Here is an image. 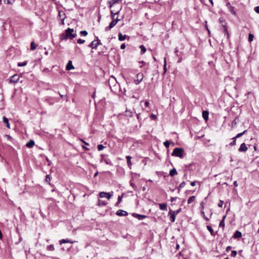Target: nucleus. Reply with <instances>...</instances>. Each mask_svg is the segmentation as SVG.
I'll use <instances>...</instances> for the list:
<instances>
[{
	"instance_id": "nucleus-4",
	"label": "nucleus",
	"mask_w": 259,
	"mask_h": 259,
	"mask_svg": "<svg viewBox=\"0 0 259 259\" xmlns=\"http://www.w3.org/2000/svg\"><path fill=\"white\" fill-rule=\"evenodd\" d=\"M19 78H20V76H19L17 74H14L10 77L9 82L10 83H17L19 80Z\"/></svg>"
},
{
	"instance_id": "nucleus-5",
	"label": "nucleus",
	"mask_w": 259,
	"mask_h": 259,
	"mask_svg": "<svg viewBox=\"0 0 259 259\" xmlns=\"http://www.w3.org/2000/svg\"><path fill=\"white\" fill-rule=\"evenodd\" d=\"M120 20H115V19H112V21L110 23L109 26L105 28L106 31H108L112 28Z\"/></svg>"
},
{
	"instance_id": "nucleus-23",
	"label": "nucleus",
	"mask_w": 259,
	"mask_h": 259,
	"mask_svg": "<svg viewBox=\"0 0 259 259\" xmlns=\"http://www.w3.org/2000/svg\"><path fill=\"white\" fill-rule=\"evenodd\" d=\"M37 45L34 43V41H32L30 44V50L31 51H34L36 49Z\"/></svg>"
},
{
	"instance_id": "nucleus-37",
	"label": "nucleus",
	"mask_w": 259,
	"mask_h": 259,
	"mask_svg": "<svg viewBox=\"0 0 259 259\" xmlns=\"http://www.w3.org/2000/svg\"><path fill=\"white\" fill-rule=\"evenodd\" d=\"M119 12V11H118L115 13H114L112 11H111V16L112 19H114V16H115V15H117Z\"/></svg>"
},
{
	"instance_id": "nucleus-16",
	"label": "nucleus",
	"mask_w": 259,
	"mask_h": 259,
	"mask_svg": "<svg viewBox=\"0 0 259 259\" xmlns=\"http://www.w3.org/2000/svg\"><path fill=\"white\" fill-rule=\"evenodd\" d=\"M126 159H127V164L128 166L130 168H131V167H132V162H131L132 157L131 156H130V155L126 156Z\"/></svg>"
},
{
	"instance_id": "nucleus-32",
	"label": "nucleus",
	"mask_w": 259,
	"mask_h": 259,
	"mask_svg": "<svg viewBox=\"0 0 259 259\" xmlns=\"http://www.w3.org/2000/svg\"><path fill=\"white\" fill-rule=\"evenodd\" d=\"M98 205L99 206H104L106 205V203L104 201L99 199L98 202Z\"/></svg>"
},
{
	"instance_id": "nucleus-29",
	"label": "nucleus",
	"mask_w": 259,
	"mask_h": 259,
	"mask_svg": "<svg viewBox=\"0 0 259 259\" xmlns=\"http://www.w3.org/2000/svg\"><path fill=\"white\" fill-rule=\"evenodd\" d=\"M228 10H229V11L231 12V13L232 15H233L234 16L236 15V13L235 11L234 8L233 6H231L229 9H228Z\"/></svg>"
},
{
	"instance_id": "nucleus-3",
	"label": "nucleus",
	"mask_w": 259,
	"mask_h": 259,
	"mask_svg": "<svg viewBox=\"0 0 259 259\" xmlns=\"http://www.w3.org/2000/svg\"><path fill=\"white\" fill-rule=\"evenodd\" d=\"M144 74L142 73H138L136 76V78L134 79V83L138 85L139 84L143 79Z\"/></svg>"
},
{
	"instance_id": "nucleus-41",
	"label": "nucleus",
	"mask_w": 259,
	"mask_h": 259,
	"mask_svg": "<svg viewBox=\"0 0 259 259\" xmlns=\"http://www.w3.org/2000/svg\"><path fill=\"white\" fill-rule=\"evenodd\" d=\"M106 192H101L100 193H99V197L100 198H103V197H106Z\"/></svg>"
},
{
	"instance_id": "nucleus-2",
	"label": "nucleus",
	"mask_w": 259,
	"mask_h": 259,
	"mask_svg": "<svg viewBox=\"0 0 259 259\" xmlns=\"http://www.w3.org/2000/svg\"><path fill=\"white\" fill-rule=\"evenodd\" d=\"M184 150L183 148H176L174 149L171 155L183 158L184 157Z\"/></svg>"
},
{
	"instance_id": "nucleus-61",
	"label": "nucleus",
	"mask_w": 259,
	"mask_h": 259,
	"mask_svg": "<svg viewBox=\"0 0 259 259\" xmlns=\"http://www.w3.org/2000/svg\"><path fill=\"white\" fill-rule=\"evenodd\" d=\"M145 105L146 107H148L149 105V102L148 101H146L145 103Z\"/></svg>"
},
{
	"instance_id": "nucleus-53",
	"label": "nucleus",
	"mask_w": 259,
	"mask_h": 259,
	"mask_svg": "<svg viewBox=\"0 0 259 259\" xmlns=\"http://www.w3.org/2000/svg\"><path fill=\"white\" fill-rule=\"evenodd\" d=\"M106 197H107L108 199H110L111 197V195L109 193H107V192H106Z\"/></svg>"
},
{
	"instance_id": "nucleus-25",
	"label": "nucleus",
	"mask_w": 259,
	"mask_h": 259,
	"mask_svg": "<svg viewBox=\"0 0 259 259\" xmlns=\"http://www.w3.org/2000/svg\"><path fill=\"white\" fill-rule=\"evenodd\" d=\"M96 38H97V39H96L97 42L95 44V46H94L93 47V49H96L98 46L102 45L101 42H100V40L99 39L98 37H97Z\"/></svg>"
},
{
	"instance_id": "nucleus-51",
	"label": "nucleus",
	"mask_w": 259,
	"mask_h": 259,
	"mask_svg": "<svg viewBox=\"0 0 259 259\" xmlns=\"http://www.w3.org/2000/svg\"><path fill=\"white\" fill-rule=\"evenodd\" d=\"M237 255V251L236 250H233L231 252V256H235Z\"/></svg>"
},
{
	"instance_id": "nucleus-38",
	"label": "nucleus",
	"mask_w": 259,
	"mask_h": 259,
	"mask_svg": "<svg viewBox=\"0 0 259 259\" xmlns=\"http://www.w3.org/2000/svg\"><path fill=\"white\" fill-rule=\"evenodd\" d=\"M253 37L254 36L252 34L249 33L248 35V41L251 42L253 40Z\"/></svg>"
},
{
	"instance_id": "nucleus-62",
	"label": "nucleus",
	"mask_w": 259,
	"mask_h": 259,
	"mask_svg": "<svg viewBox=\"0 0 259 259\" xmlns=\"http://www.w3.org/2000/svg\"><path fill=\"white\" fill-rule=\"evenodd\" d=\"M233 184H234V186L236 187H238V186L237 181H234Z\"/></svg>"
},
{
	"instance_id": "nucleus-27",
	"label": "nucleus",
	"mask_w": 259,
	"mask_h": 259,
	"mask_svg": "<svg viewBox=\"0 0 259 259\" xmlns=\"http://www.w3.org/2000/svg\"><path fill=\"white\" fill-rule=\"evenodd\" d=\"M195 200V196H192L190 197L188 200V203L191 204L192 203L194 200Z\"/></svg>"
},
{
	"instance_id": "nucleus-20",
	"label": "nucleus",
	"mask_w": 259,
	"mask_h": 259,
	"mask_svg": "<svg viewBox=\"0 0 259 259\" xmlns=\"http://www.w3.org/2000/svg\"><path fill=\"white\" fill-rule=\"evenodd\" d=\"M241 236H242V234L239 231H236L233 235V237L234 238H239L241 237Z\"/></svg>"
},
{
	"instance_id": "nucleus-36",
	"label": "nucleus",
	"mask_w": 259,
	"mask_h": 259,
	"mask_svg": "<svg viewBox=\"0 0 259 259\" xmlns=\"http://www.w3.org/2000/svg\"><path fill=\"white\" fill-rule=\"evenodd\" d=\"M246 130L244 131L243 132L238 134L236 136L235 138H238L242 137L246 132Z\"/></svg>"
},
{
	"instance_id": "nucleus-18",
	"label": "nucleus",
	"mask_w": 259,
	"mask_h": 259,
	"mask_svg": "<svg viewBox=\"0 0 259 259\" xmlns=\"http://www.w3.org/2000/svg\"><path fill=\"white\" fill-rule=\"evenodd\" d=\"M159 208L162 210H167V204L166 203H159Z\"/></svg>"
},
{
	"instance_id": "nucleus-33",
	"label": "nucleus",
	"mask_w": 259,
	"mask_h": 259,
	"mask_svg": "<svg viewBox=\"0 0 259 259\" xmlns=\"http://www.w3.org/2000/svg\"><path fill=\"white\" fill-rule=\"evenodd\" d=\"M27 61H25L24 62H19L18 63V66L19 67H23V66H25L27 65Z\"/></svg>"
},
{
	"instance_id": "nucleus-8",
	"label": "nucleus",
	"mask_w": 259,
	"mask_h": 259,
	"mask_svg": "<svg viewBox=\"0 0 259 259\" xmlns=\"http://www.w3.org/2000/svg\"><path fill=\"white\" fill-rule=\"evenodd\" d=\"M116 215L118 216H126L128 215V213L123 210L119 209L116 212Z\"/></svg>"
},
{
	"instance_id": "nucleus-35",
	"label": "nucleus",
	"mask_w": 259,
	"mask_h": 259,
	"mask_svg": "<svg viewBox=\"0 0 259 259\" xmlns=\"http://www.w3.org/2000/svg\"><path fill=\"white\" fill-rule=\"evenodd\" d=\"M102 156V161H104L106 164H110L111 162L109 159H104L103 158V155H101Z\"/></svg>"
},
{
	"instance_id": "nucleus-15",
	"label": "nucleus",
	"mask_w": 259,
	"mask_h": 259,
	"mask_svg": "<svg viewBox=\"0 0 259 259\" xmlns=\"http://www.w3.org/2000/svg\"><path fill=\"white\" fill-rule=\"evenodd\" d=\"M208 115H209L208 111H207L206 110L203 111V112H202V117L205 120L207 121L208 120Z\"/></svg>"
},
{
	"instance_id": "nucleus-63",
	"label": "nucleus",
	"mask_w": 259,
	"mask_h": 259,
	"mask_svg": "<svg viewBox=\"0 0 259 259\" xmlns=\"http://www.w3.org/2000/svg\"><path fill=\"white\" fill-rule=\"evenodd\" d=\"M201 209L203 210L204 209V202H202L200 204Z\"/></svg>"
},
{
	"instance_id": "nucleus-58",
	"label": "nucleus",
	"mask_w": 259,
	"mask_h": 259,
	"mask_svg": "<svg viewBox=\"0 0 259 259\" xmlns=\"http://www.w3.org/2000/svg\"><path fill=\"white\" fill-rule=\"evenodd\" d=\"M46 101L48 103H49L50 105H53L54 104V102H51L49 99H46Z\"/></svg>"
},
{
	"instance_id": "nucleus-24",
	"label": "nucleus",
	"mask_w": 259,
	"mask_h": 259,
	"mask_svg": "<svg viewBox=\"0 0 259 259\" xmlns=\"http://www.w3.org/2000/svg\"><path fill=\"white\" fill-rule=\"evenodd\" d=\"M206 227H207V229H208V230L210 232V233L212 236H214L215 235V233L214 232L213 230L210 226L207 225L206 226Z\"/></svg>"
},
{
	"instance_id": "nucleus-31",
	"label": "nucleus",
	"mask_w": 259,
	"mask_h": 259,
	"mask_svg": "<svg viewBox=\"0 0 259 259\" xmlns=\"http://www.w3.org/2000/svg\"><path fill=\"white\" fill-rule=\"evenodd\" d=\"M140 48L141 49V54H144L146 52V48L144 47V45H141L140 46Z\"/></svg>"
},
{
	"instance_id": "nucleus-17",
	"label": "nucleus",
	"mask_w": 259,
	"mask_h": 259,
	"mask_svg": "<svg viewBox=\"0 0 259 259\" xmlns=\"http://www.w3.org/2000/svg\"><path fill=\"white\" fill-rule=\"evenodd\" d=\"M3 121L4 123H5L6 124V126L8 128H11L10 124L9 121V119L7 117H6L5 116H4L3 118Z\"/></svg>"
},
{
	"instance_id": "nucleus-34",
	"label": "nucleus",
	"mask_w": 259,
	"mask_h": 259,
	"mask_svg": "<svg viewBox=\"0 0 259 259\" xmlns=\"http://www.w3.org/2000/svg\"><path fill=\"white\" fill-rule=\"evenodd\" d=\"M122 197H123V195L118 196V200H117V202L115 203V206H118V205L120 204V203L121 201Z\"/></svg>"
},
{
	"instance_id": "nucleus-26",
	"label": "nucleus",
	"mask_w": 259,
	"mask_h": 259,
	"mask_svg": "<svg viewBox=\"0 0 259 259\" xmlns=\"http://www.w3.org/2000/svg\"><path fill=\"white\" fill-rule=\"evenodd\" d=\"M121 1L122 0H112V2H109V7L111 8L114 4Z\"/></svg>"
},
{
	"instance_id": "nucleus-9",
	"label": "nucleus",
	"mask_w": 259,
	"mask_h": 259,
	"mask_svg": "<svg viewBox=\"0 0 259 259\" xmlns=\"http://www.w3.org/2000/svg\"><path fill=\"white\" fill-rule=\"evenodd\" d=\"M133 216L135 218L138 219L139 220H142L147 217L146 215L137 214L136 213H134L133 214Z\"/></svg>"
},
{
	"instance_id": "nucleus-46",
	"label": "nucleus",
	"mask_w": 259,
	"mask_h": 259,
	"mask_svg": "<svg viewBox=\"0 0 259 259\" xmlns=\"http://www.w3.org/2000/svg\"><path fill=\"white\" fill-rule=\"evenodd\" d=\"M182 210V208H179L178 209L176 210H172V212H174L177 215L178 213H179Z\"/></svg>"
},
{
	"instance_id": "nucleus-7",
	"label": "nucleus",
	"mask_w": 259,
	"mask_h": 259,
	"mask_svg": "<svg viewBox=\"0 0 259 259\" xmlns=\"http://www.w3.org/2000/svg\"><path fill=\"white\" fill-rule=\"evenodd\" d=\"M247 149L248 148L246 146V144L244 143H243L241 144L239 148L238 149V151L240 152H246L247 150Z\"/></svg>"
},
{
	"instance_id": "nucleus-64",
	"label": "nucleus",
	"mask_w": 259,
	"mask_h": 259,
	"mask_svg": "<svg viewBox=\"0 0 259 259\" xmlns=\"http://www.w3.org/2000/svg\"><path fill=\"white\" fill-rule=\"evenodd\" d=\"M190 184L192 186H195L196 185V183L195 182H191Z\"/></svg>"
},
{
	"instance_id": "nucleus-60",
	"label": "nucleus",
	"mask_w": 259,
	"mask_h": 259,
	"mask_svg": "<svg viewBox=\"0 0 259 259\" xmlns=\"http://www.w3.org/2000/svg\"><path fill=\"white\" fill-rule=\"evenodd\" d=\"M226 6L228 8V9H229L232 6L231 5V4L229 2H228L226 4Z\"/></svg>"
},
{
	"instance_id": "nucleus-19",
	"label": "nucleus",
	"mask_w": 259,
	"mask_h": 259,
	"mask_svg": "<svg viewBox=\"0 0 259 259\" xmlns=\"http://www.w3.org/2000/svg\"><path fill=\"white\" fill-rule=\"evenodd\" d=\"M226 218V215L223 216L222 220H221V221L220 222V224H219L220 227H222V228L225 227V220Z\"/></svg>"
},
{
	"instance_id": "nucleus-10",
	"label": "nucleus",
	"mask_w": 259,
	"mask_h": 259,
	"mask_svg": "<svg viewBox=\"0 0 259 259\" xmlns=\"http://www.w3.org/2000/svg\"><path fill=\"white\" fill-rule=\"evenodd\" d=\"M59 243L60 245L62 244L63 243H73L74 241H72L71 240L68 239H63L59 240Z\"/></svg>"
},
{
	"instance_id": "nucleus-1",
	"label": "nucleus",
	"mask_w": 259,
	"mask_h": 259,
	"mask_svg": "<svg viewBox=\"0 0 259 259\" xmlns=\"http://www.w3.org/2000/svg\"><path fill=\"white\" fill-rule=\"evenodd\" d=\"M76 36V33L74 29L68 28L65 30V32L61 34L60 38L61 40L72 39Z\"/></svg>"
},
{
	"instance_id": "nucleus-45",
	"label": "nucleus",
	"mask_w": 259,
	"mask_h": 259,
	"mask_svg": "<svg viewBox=\"0 0 259 259\" xmlns=\"http://www.w3.org/2000/svg\"><path fill=\"white\" fill-rule=\"evenodd\" d=\"M15 0H4V2L7 4H12Z\"/></svg>"
},
{
	"instance_id": "nucleus-30",
	"label": "nucleus",
	"mask_w": 259,
	"mask_h": 259,
	"mask_svg": "<svg viewBox=\"0 0 259 259\" xmlns=\"http://www.w3.org/2000/svg\"><path fill=\"white\" fill-rule=\"evenodd\" d=\"M47 250L54 251L55 250L54 246L53 244L49 245L47 247Z\"/></svg>"
},
{
	"instance_id": "nucleus-6",
	"label": "nucleus",
	"mask_w": 259,
	"mask_h": 259,
	"mask_svg": "<svg viewBox=\"0 0 259 259\" xmlns=\"http://www.w3.org/2000/svg\"><path fill=\"white\" fill-rule=\"evenodd\" d=\"M168 215H169V220L171 223H174L176 220V214L174 212H172V210L170 209L168 212Z\"/></svg>"
},
{
	"instance_id": "nucleus-39",
	"label": "nucleus",
	"mask_w": 259,
	"mask_h": 259,
	"mask_svg": "<svg viewBox=\"0 0 259 259\" xmlns=\"http://www.w3.org/2000/svg\"><path fill=\"white\" fill-rule=\"evenodd\" d=\"M164 66H163V69H164V72L163 73L165 74L166 72V58H164Z\"/></svg>"
},
{
	"instance_id": "nucleus-57",
	"label": "nucleus",
	"mask_w": 259,
	"mask_h": 259,
	"mask_svg": "<svg viewBox=\"0 0 259 259\" xmlns=\"http://www.w3.org/2000/svg\"><path fill=\"white\" fill-rule=\"evenodd\" d=\"M88 34V32L86 30L82 31V35L86 36Z\"/></svg>"
},
{
	"instance_id": "nucleus-13",
	"label": "nucleus",
	"mask_w": 259,
	"mask_h": 259,
	"mask_svg": "<svg viewBox=\"0 0 259 259\" xmlns=\"http://www.w3.org/2000/svg\"><path fill=\"white\" fill-rule=\"evenodd\" d=\"M58 16L60 18V19L62 20V23L63 24L64 23V20L65 19V14L64 13V12L63 11H59V12Z\"/></svg>"
},
{
	"instance_id": "nucleus-50",
	"label": "nucleus",
	"mask_w": 259,
	"mask_h": 259,
	"mask_svg": "<svg viewBox=\"0 0 259 259\" xmlns=\"http://www.w3.org/2000/svg\"><path fill=\"white\" fill-rule=\"evenodd\" d=\"M223 203H224V201L223 200H220L219 203H218V205L220 207H222Z\"/></svg>"
},
{
	"instance_id": "nucleus-28",
	"label": "nucleus",
	"mask_w": 259,
	"mask_h": 259,
	"mask_svg": "<svg viewBox=\"0 0 259 259\" xmlns=\"http://www.w3.org/2000/svg\"><path fill=\"white\" fill-rule=\"evenodd\" d=\"M223 26L224 29L225 35H227V37H229V32H228V29H227V26H226V24L223 25Z\"/></svg>"
},
{
	"instance_id": "nucleus-40",
	"label": "nucleus",
	"mask_w": 259,
	"mask_h": 259,
	"mask_svg": "<svg viewBox=\"0 0 259 259\" xmlns=\"http://www.w3.org/2000/svg\"><path fill=\"white\" fill-rule=\"evenodd\" d=\"M237 138H235V137L233 138V141L230 143V145L231 146H233L236 145V139Z\"/></svg>"
},
{
	"instance_id": "nucleus-59",
	"label": "nucleus",
	"mask_w": 259,
	"mask_h": 259,
	"mask_svg": "<svg viewBox=\"0 0 259 259\" xmlns=\"http://www.w3.org/2000/svg\"><path fill=\"white\" fill-rule=\"evenodd\" d=\"M125 44L124 43V44H122L121 46H120V49H122V50H123L125 48Z\"/></svg>"
},
{
	"instance_id": "nucleus-11",
	"label": "nucleus",
	"mask_w": 259,
	"mask_h": 259,
	"mask_svg": "<svg viewBox=\"0 0 259 259\" xmlns=\"http://www.w3.org/2000/svg\"><path fill=\"white\" fill-rule=\"evenodd\" d=\"M66 70H70L71 69H73L74 68V66L72 65V61L71 60H69L68 62L67 63L66 66Z\"/></svg>"
},
{
	"instance_id": "nucleus-44",
	"label": "nucleus",
	"mask_w": 259,
	"mask_h": 259,
	"mask_svg": "<svg viewBox=\"0 0 259 259\" xmlns=\"http://www.w3.org/2000/svg\"><path fill=\"white\" fill-rule=\"evenodd\" d=\"M163 144L166 148H168L170 146V143L168 141H165L163 143Z\"/></svg>"
},
{
	"instance_id": "nucleus-12",
	"label": "nucleus",
	"mask_w": 259,
	"mask_h": 259,
	"mask_svg": "<svg viewBox=\"0 0 259 259\" xmlns=\"http://www.w3.org/2000/svg\"><path fill=\"white\" fill-rule=\"evenodd\" d=\"M134 112L131 110L126 109L125 111V115L128 117H132L134 115Z\"/></svg>"
},
{
	"instance_id": "nucleus-52",
	"label": "nucleus",
	"mask_w": 259,
	"mask_h": 259,
	"mask_svg": "<svg viewBox=\"0 0 259 259\" xmlns=\"http://www.w3.org/2000/svg\"><path fill=\"white\" fill-rule=\"evenodd\" d=\"M46 181L48 182L51 181V177L49 175H48L46 176Z\"/></svg>"
},
{
	"instance_id": "nucleus-48",
	"label": "nucleus",
	"mask_w": 259,
	"mask_h": 259,
	"mask_svg": "<svg viewBox=\"0 0 259 259\" xmlns=\"http://www.w3.org/2000/svg\"><path fill=\"white\" fill-rule=\"evenodd\" d=\"M5 137L8 140L12 141L13 140V138L10 135H6Z\"/></svg>"
},
{
	"instance_id": "nucleus-43",
	"label": "nucleus",
	"mask_w": 259,
	"mask_h": 259,
	"mask_svg": "<svg viewBox=\"0 0 259 259\" xmlns=\"http://www.w3.org/2000/svg\"><path fill=\"white\" fill-rule=\"evenodd\" d=\"M110 81H112L113 82H116V78L113 76H111L109 79V82Z\"/></svg>"
},
{
	"instance_id": "nucleus-14",
	"label": "nucleus",
	"mask_w": 259,
	"mask_h": 259,
	"mask_svg": "<svg viewBox=\"0 0 259 259\" xmlns=\"http://www.w3.org/2000/svg\"><path fill=\"white\" fill-rule=\"evenodd\" d=\"M35 145V142L33 140H30L26 143V147L28 148H32Z\"/></svg>"
},
{
	"instance_id": "nucleus-49",
	"label": "nucleus",
	"mask_w": 259,
	"mask_h": 259,
	"mask_svg": "<svg viewBox=\"0 0 259 259\" xmlns=\"http://www.w3.org/2000/svg\"><path fill=\"white\" fill-rule=\"evenodd\" d=\"M201 214H202V216H203V218H204L205 220H206V221H208V218L205 216V214H204V212L203 210H202V211H201Z\"/></svg>"
},
{
	"instance_id": "nucleus-54",
	"label": "nucleus",
	"mask_w": 259,
	"mask_h": 259,
	"mask_svg": "<svg viewBox=\"0 0 259 259\" xmlns=\"http://www.w3.org/2000/svg\"><path fill=\"white\" fill-rule=\"evenodd\" d=\"M95 44H96V43H95V41H93L90 44V45H89V47H91V48L93 49V47L94 46H95Z\"/></svg>"
},
{
	"instance_id": "nucleus-55",
	"label": "nucleus",
	"mask_w": 259,
	"mask_h": 259,
	"mask_svg": "<svg viewBox=\"0 0 259 259\" xmlns=\"http://www.w3.org/2000/svg\"><path fill=\"white\" fill-rule=\"evenodd\" d=\"M254 11L256 13L259 14V6L255 7L254 8Z\"/></svg>"
},
{
	"instance_id": "nucleus-42",
	"label": "nucleus",
	"mask_w": 259,
	"mask_h": 259,
	"mask_svg": "<svg viewBox=\"0 0 259 259\" xmlns=\"http://www.w3.org/2000/svg\"><path fill=\"white\" fill-rule=\"evenodd\" d=\"M105 147L101 144H99L97 146V148L99 151L102 150Z\"/></svg>"
},
{
	"instance_id": "nucleus-21",
	"label": "nucleus",
	"mask_w": 259,
	"mask_h": 259,
	"mask_svg": "<svg viewBox=\"0 0 259 259\" xmlns=\"http://www.w3.org/2000/svg\"><path fill=\"white\" fill-rule=\"evenodd\" d=\"M126 35H122L121 33H119L118 34V39L120 41H123L125 40L126 38Z\"/></svg>"
},
{
	"instance_id": "nucleus-22",
	"label": "nucleus",
	"mask_w": 259,
	"mask_h": 259,
	"mask_svg": "<svg viewBox=\"0 0 259 259\" xmlns=\"http://www.w3.org/2000/svg\"><path fill=\"white\" fill-rule=\"evenodd\" d=\"M177 171L175 168L171 169L169 171V175L171 177H174V176L177 175Z\"/></svg>"
},
{
	"instance_id": "nucleus-47",
	"label": "nucleus",
	"mask_w": 259,
	"mask_h": 259,
	"mask_svg": "<svg viewBox=\"0 0 259 259\" xmlns=\"http://www.w3.org/2000/svg\"><path fill=\"white\" fill-rule=\"evenodd\" d=\"M185 185H186L185 182L184 181H183V182H182L180 184V185H179L178 188H182L185 187Z\"/></svg>"
},
{
	"instance_id": "nucleus-56",
	"label": "nucleus",
	"mask_w": 259,
	"mask_h": 259,
	"mask_svg": "<svg viewBox=\"0 0 259 259\" xmlns=\"http://www.w3.org/2000/svg\"><path fill=\"white\" fill-rule=\"evenodd\" d=\"M22 241V237L20 236L19 238V241L15 243L16 244H18L20 242H21Z\"/></svg>"
}]
</instances>
